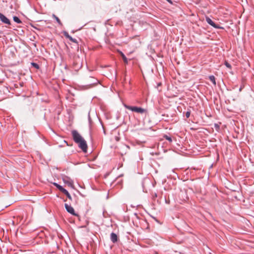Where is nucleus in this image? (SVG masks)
<instances>
[{"label":"nucleus","instance_id":"f257e3e1","mask_svg":"<svg viewBox=\"0 0 254 254\" xmlns=\"http://www.w3.org/2000/svg\"><path fill=\"white\" fill-rule=\"evenodd\" d=\"M98 82L99 81L97 79L93 77H90L87 81V84L80 86V90H84L91 88L96 85Z\"/></svg>","mask_w":254,"mask_h":254},{"label":"nucleus","instance_id":"f03ea898","mask_svg":"<svg viewBox=\"0 0 254 254\" xmlns=\"http://www.w3.org/2000/svg\"><path fill=\"white\" fill-rule=\"evenodd\" d=\"M125 107L127 109H128L133 112H135L140 113V114H143L146 112L145 109H143L141 107H135V106H128L127 105H125Z\"/></svg>","mask_w":254,"mask_h":254},{"label":"nucleus","instance_id":"7ed1b4c3","mask_svg":"<svg viewBox=\"0 0 254 254\" xmlns=\"http://www.w3.org/2000/svg\"><path fill=\"white\" fill-rule=\"evenodd\" d=\"M88 146L86 141L84 139L80 136V149L85 153L87 152Z\"/></svg>","mask_w":254,"mask_h":254},{"label":"nucleus","instance_id":"20e7f679","mask_svg":"<svg viewBox=\"0 0 254 254\" xmlns=\"http://www.w3.org/2000/svg\"><path fill=\"white\" fill-rule=\"evenodd\" d=\"M72 135L74 141L79 147V133L76 130H72Z\"/></svg>","mask_w":254,"mask_h":254},{"label":"nucleus","instance_id":"39448f33","mask_svg":"<svg viewBox=\"0 0 254 254\" xmlns=\"http://www.w3.org/2000/svg\"><path fill=\"white\" fill-rule=\"evenodd\" d=\"M0 20L1 21L6 24L8 25H11V22L10 20L6 17L4 15L0 12Z\"/></svg>","mask_w":254,"mask_h":254},{"label":"nucleus","instance_id":"423d86ee","mask_svg":"<svg viewBox=\"0 0 254 254\" xmlns=\"http://www.w3.org/2000/svg\"><path fill=\"white\" fill-rule=\"evenodd\" d=\"M64 206H65V208L66 211L68 213H69L73 215H76L77 216H78V215L77 214L75 213L74 210L72 206L68 205L67 203L64 204Z\"/></svg>","mask_w":254,"mask_h":254},{"label":"nucleus","instance_id":"0eeeda50","mask_svg":"<svg viewBox=\"0 0 254 254\" xmlns=\"http://www.w3.org/2000/svg\"><path fill=\"white\" fill-rule=\"evenodd\" d=\"M206 21L209 24H210L213 27H214L215 28H218V29L221 28V27L220 26L215 24V23L209 17H206Z\"/></svg>","mask_w":254,"mask_h":254},{"label":"nucleus","instance_id":"6e6552de","mask_svg":"<svg viewBox=\"0 0 254 254\" xmlns=\"http://www.w3.org/2000/svg\"><path fill=\"white\" fill-rule=\"evenodd\" d=\"M63 180L65 184H66L68 186L72 187V181L67 177L65 176L63 178Z\"/></svg>","mask_w":254,"mask_h":254},{"label":"nucleus","instance_id":"1a4fd4ad","mask_svg":"<svg viewBox=\"0 0 254 254\" xmlns=\"http://www.w3.org/2000/svg\"><path fill=\"white\" fill-rule=\"evenodd\" d=\"M111 241L114 243H116L118 241V236L117 235L114 233H112L111 234Z\"/></svg>","mask_w":254,"mask_h":254},{"label":"nucleus","instance_id":"9d476101","mask_svg":"<svg viewBox=\"0 0 254 254\" xmlns=\"http://www.w3.org/2000/svg\"><path fill=\"white\" fill-rule=\"evenodd\" d=\"M52 17L53 18H54L56 21L58 23V24L60 25V26H62L63 25V24L61 22L60 19L58 17H57L55 14H53L52 15Z\"/></svg>","mask_w":254,"mask_h":254},{"label":"nucleus","instance_id":"9b49d317","mask_svg":"<svg viewBox=\"0 0 254 254\" xmlns=\"http://www.w3.org/2000/svg\"><path fill=\"white\" fill-rule=\"evenodd\" d=\"M62 192L64 194L68 199H71V196L70 193L66 189H64Z\"/></svg>","mask_w":254,"mask_h":254},{"label":"nucleus","instance_id":"f8f14e48","mask_svg":"<svg viewBox=\"0 0 254 254\" xmlns=\"http://www.w3.org/2000/svg\"><path fill=\"white\" fill-rule=\"evenodd\" d=\"M13 19L14 21L17 23H22L21 20L18 17H17L16 16H13Z\"/></svg>","mask_w":254,"mask_h":254},{"label":"nucleus","instance_id":"ddd939ff","mask_svg":"<svg viewBox=\"0 0 254 254\" xmlns=\"http://www.w3.org/2000/svg\"><path fill=\"white\" fill-rule=\"evenodd\" d=\"M31 64L32 67L35 68L36 69H38L40 68L39 64L36 63L32 62L31 63Z\"/></svg>","mask_w":254,"mask_h":254},{"label":"nucleus","instance_id":"4468645a","mask_svg":"<svg viewBox=\"0 0 254 254\" xmlns=\"http://www.w3.org/2000/svg\"><path fill=\"white\" fill-rule=\"evenodd\" d=\"M209 80L213 83L214 85H216L215 78L213 75L209 77Z\"/></svg>","mask_w":254,"mask_h":254},{"label":"nucleus","instance_id":"2eb2a0df","mask_svg":"<svg viewBox=\"0 0 254 254\" xmlns=\"http://www.w3.org/2000/svg\"><path fill=\"white\" fill-rule=\"evenodd\" d=\"M121 56H122L124 62L126 63H127V58L126 57L125 55L122 52H121Z\"/></svg>","mask_w":254,"mask_h":254},{"label":"nucleus","instance_id":"dca6fc26","mask_svg":"<svg viewBox=\"0 0 254 254\" xmlns=\"http://www.w3.org/2000/svg\"><path fill=\"white\" fill-rule=\"evenodd\" d=\"M68 39L73 43H78L77 40L76 39L73 38L71 36Z\"/></svg>","mask_w":254,"mask_h":254},{"label":"nucleus","instance_id":"f3484780","mask_svg":"<svg viewBox=\"0 0 254 254\" xmlns=\"http://www.w3.org/2000/svg\"><path fill=\"white\" fill-rule=\"evenodd\" d=\"M57 188L61 192H62L65 189H64L62 186L59 185Z\"/></svg>","mask_w":254,"mask_h":254},{"label":"nucleus","instance_id":"a211bd4d","mask_svg":"<svg viewBox=\"0 0 254 254\" xmlns=\"http://www.w3.org/2000/svg\"><path fill=\"white\" fill-rule=\"evenodd\" d=\"M63 33H64V36L66 38H67V39H69V37H70V36L68 34V33L67 32H66V31H64V32H63Z\"/></svg>","mask_w":254,"mask_h":254},{"label":"nucleus","instance_id":"6ab92c4d","mask_svg":"<svg viewBox=\"0 0 254 254\" xmlns=\"http://www.w3.org/2000/svg\"><path fill=\"white\" fill-rule=\"evenodd\" d=\"M164 138L170 142H172V140L171 137L167 136V135H164Z\"/></svg>","mask_w":254,"mask_h":254},{"label":"nucleus","instance_id":"aec40b11","mask_svg":"<svg viewBox=\"0 0 254 254\" xmlns=\"http://www.w3.org/2000/svg\"><path fill=\"white\" fill-rule=\"evenodd\" d=\"M225 64L227 67H228L229 68H231V66L230 64L229 63H228L227 61L225 62Z\"/></svg>","mask_w":254,"mask_h":254},{"label":"nucleus","instance_id":"412c9836","mask_svg":"<svg viewBox=\"0 0 254 254\" xmlns=\"http://www.w3.org/2000/svg\"><path fill=\"white\" fill-rule=\"evenodd\" d=\"M190 115V111H187L186 113V116L187 118H189Z\"/></svg>","mask_w":254,"mask_h":254},{"label":"nucleus","instance_id":"4be33fe9","mask_svg":"<svg viewBox=\"0 0 254 254\" xmlns=\"http://www.w3.org/2000/svg\"><path fill=\"white\" fill-rule=\"evenodd\" d=\"M115 138L117 141H119L120 140V137L119 136H115Z\"/></svg>","mask_w":254,"mask_h":254},{"label":"nucleus","instance_id":"5701e85b","mask_svg":"<svg viewBox=\"0 0 254 254\" xmlns=\"http://www.w3.org/2000/svg\"><path fill=\"white\" fill-rule=\"evenodd\" d=\"M53 184L54 185V186H55L56 188L58 187V186L59 185V184H58V183H53Z\"/></svg>","mask_w":254,"mask_h":254},{"label":"nucleus","instance_id":"b1692460","mask_svg":"<svg viewBox=\"0 0 254 254\" xmlns=\"http://www.w3.org/2000/svg\"><path fill=\"white\" fill-rule=\"evenodd\" d=\"M73 68L76 71H78L79 70V69L78 68H76V67H73Z\"/></svg>","mask_w":254,"mask_h":254},{"label":"nucleus","instance_id":"393cba45","mask_svg":"<svg viewBox=\"0 0 254 254\" xmlns=\"http://www.w3.org/2000/svg\"><path fill=\"white\" fill-rule=\"evenodd\" d=\"M167 1H168L170 3H172V2L171 0H166Z\"/></svg>","mask_w":254,"mask_h":254},{"label":"nucleus","instance_id":"a878e982","mask_svg":"<svg viewBox=\"0 0 254 254\" xmlns=\"http://www.w3.org/2000/svg\"><path fill=\"white\" fill-rule=\"evenodd\" d=\"M64 142L66 143V144H67V146H69V145H70V144H69L67 143V142L66 141H64Z\"/></svg>","mask_w":254,"mask_h":254},{"label":"nucleus","instance_id":"bb28decb","mask_svg":"<svg viewBox=\"0 0 254 254\" xmlns=\"http://www.w3.org/2000/svg\"><path fill=\"white\" fill-rule=\"evenodd\" d=\"M241 90H242V87H241V88H240V91H241Z\"/></svg>","mask_w":254,"mask_h":254}]
</instances>
